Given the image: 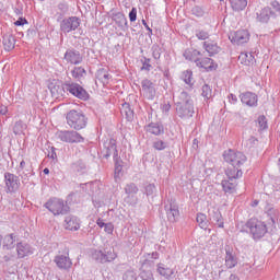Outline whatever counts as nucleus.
Here are the masks:
<instances>
[{
	"label": "nucleus",
	"mask_w": 280,
	"mask_h": 280,
	"mask_svg": "<svg viewBox=\"0 0 280 280\" xmlns=\"http://www.w3.org/2000/svg\"><path fill=\"white\" fill-rule=\"evenodd\" d=\"M175 113L179 119H191L196 114L194 100L186 91L179 92L175 98Z\"/></svg>",
	"instance_id": "obj_1"
},
{
	"label": "nucleus",
	"mask_w": 280,
	"mask_h": 280,
	"mask_svg": "<svg viewBox=\"0 0 280 280\" xmlns=\"http://www.w3.org/2000/svg\"><path fill=\"white\" fill-rule=\"evenodd\" d=\"M246 233H248L254 242H261L268 235V224L257 219L250 218L245 223Z\"/></svg>",
	"instance_id": "obj_2"
},
{
	"label": "nucleus",
	"mask_w": 280,
	"mask_h": 280,
	"mask_svg": "<svg viewBox=\"0 0 280 280\" xmlns=\"http://www.w3.org/2000/svg\"><path fill=\"white\" fill-rule=\"evenodd\" d=\"M66 121L72 130L77 132L80 130H84L89 125V118L82 110L71 109L66 115Z\"/></svg>",
	"instance_id": "obj_3"
},
{
	"label": "nucleus",
	"mask_w": 280,
	"mask_h": 280,
	"mask_svg": "<svg viewBox=\"0 0 280 280\" xmlns=\"http://www.w3.org/2000/svg\"><path fill=\"white\" fill-rule=\"evenodd\" d=\"M90 257L95 264H113L117 259V253L115 249L104 248V249H91Z\"/></svg>",
	"instance_id": "obj_4"
},
{
	"label": "nucleus",
	"mask_w": 280,
	"mask_h": 280,
	"mask_svg": "<svg viewBox=\"0 0 280 280\" xmlns=\"http://www.w3.org/2000/svg\"><path fill=\"white\" fill-rule=\"evenodd\" d=\"M45 209H48L54 215H67L71 208L69 203L60 198H50L46 203H44Z\"/></svg>",
	"instance_id": "obj_5"
},
{
	"label": "nucleus",
	"mask_w": 280,
	"mask_h": 280,
	"mask_svg": "<svg viewBox=\"0 0 280 280\" xmlns=\"http://www.w3.org/2000/svg\"><path fill=\"white\" fill-rule=\"evenodd\" d=\"M223 161L232 167H242L246 163L247 158L240 151L229 149L223 152Z\"/></svg>",
	"instance_id": "obj_6"
},
{
	"label": "nucleus",
	"mask_w": 280,
	"mask_h": 280,
	"mask_svg": "<svg viewBox=\"0 0 280 280\" xmlns=\"http://www.w3.org/2000/svg\"><path fill=\"white\" fill-rule=\"evenodd\" d=\"M56 138L62 143H84V137L75 129L73 130H59L56 132Z\"/></svg>",
	"instance_id": "obj_7"
},
{
	"label": "nucleus",
	"mask_w": 280,
	"mask_h": 280,
	"mask_svg": "<svg viewBox=\"0 0 280 280\" xmlns=\"http://www.w3.org/2000/svg\"><path fill=\"white\" fill-rule=\"evenodd\" d=\"M65 89L66 93H70V95H73V97H77L78 100H82L83 102H86L91 98V95L89 92H86L80 83L66 81L65 82Z\"/></svg>",
	"instance_id": "obj_8"
},
{
	"label": "nucleus",
	"mask_w": 280,
	"mask_h": 280,
	"mask_svg": "<svg viewBox=\"0 0 280 280\" xmlns=\"http://www.w3.org/2000/svg\"><path fill=\"white\" fill-rule=\"evenodd\" d=\"M21 189V178L14 173H4V191L5 194H16Z\"/></svg>",
	"instance_id": "obj_9"
},
{
	"label": "nucleus",
	"mask_w": 280,
	"mask_h": 280,
	"mask_svg": "<svg viewBox=\"0 0 280 280\" xmlns=\"http://www.w3.org/2000/svg\"><path fill=\"white\" fill-rule=\"evenodd\" d=\"M124 191L126 194L124 199L126 205H129V207H137V205H139V197H137L139 194V186L131 182L125 185Z\"/></svg>",
	"instance_id": "obj_10"
},
{
	"label": "nucleus",
	"mask_w": 280,
	"mask_h": 280,
	"mask_svg": "<svg viewBox=\"0 0 280 280\" xmlns=\"http://www.w3.org/2000/svg\"><path fill=\"white\" fill-rule=\"evenodd\" d=\"M81 23H82V20H80V18L78 16L65 18L63 20L60 21V31L63 34L75 32V30L80 27Z\"/></svg>",
	"instance_id": "obj_11"
},
{
	"label": "nucleus",
	"mask_w": 280,
	"mask_h": 280,
	"mask_svg": "<svg viewBox=\"0 0 280 280\" xmlns=\"http://www.w3.org/2000/svg\"><path fill=\"white\" fill-rule=\"evenodd\" d=\"M54 261L59 270H71V266H73L71 257H69V249H66L63 253L59 252L55 256Z\"/></svg>",
	"instance_id": "obj_12"
},
{
	"label": "nucleus",
	"mask_w": 280,
	"mask_h": 280,
	"mask_svg": "<svg viewBox=\"0 0 280 280\" xmlns=\"http://www.w3.org/2000/svg\"><path fill=\"white\" fill-rule=\"evenodd\" d=\"M63 60H66V62H68L69 65L78 66L82 65V62L84 61V57L82 56L80 50L75 48H69L63 55Z\"/></svg>",
	"instance_id": "obj_13"
},
{
	"label": "nucleus",
	"mask_w": 280,
	"mask_h": 280,
	"mask_svg": "<svg viewBox=\"0 0 280 280\" xmlns=\"http://www.w3.org/2000/svg\"><path fill=\"white\" fill-rule=\"evenodd\" d=\"M113 156L114 161L121 159L119 156V151L117 150V140L110 138L107 142L104 143V159H110Z\"/></svg>",
	"instance_id": "obj_14"
},
{
	"label": "nucleus",
	"mask_w": 280,
	"mask_h": 280,
	"mask_svg": "<svg viewBox=\"0 0 280 280\" xmlns=\"http://www.w3.org/2000/svg\"><path fill=\"white\" fill-rule=\"evenodd\" d=\"M229 38L233 45H244L250 40V33H248V30H238L231 33Z\"/></svg>",
	"instance_id": "obj_15"
},
{
	"label": "nucleus",
	"mask_w": 280,
	"mask_h": 280,
	"mask_svg": "<svg viewBox=\"0 0 280 280\" xmlns=\"http://www.w3.org/2000/svg\"><path fill=\"white\" fill-rule=\"evenodd\" d=\"M270 19H277V13L270 7H265L256 12V21L258 23L267 24Z\"/></svg>",
	"instance_id": "obj_16"
},
{
	"label": "nucleus",
	"mask_w": 280,
	"mask_h": 280,
	"mask_svg": "<svg viewBox=\"0 0 280 280\" xmlns=\"http://www.w3.org/2000/svg\"><path fill=\"white\" fill-rule=\"evenodd\" d=\"M143 97L147 100H154L156 97V88H154V82L150 79H143L141 81Z\"/></svg>",
	"instance_id": "obj_17"
},
{
	"label": "nucleus",
	"mask_w": 280,
	"mask_h": 280,
	"mask_svg": "<svg viewBox=\"0 0 280 280\" xmlns=\"http://www.w3.org/2000/svg\"><path fill=\"white\" fill-rule=\"evenodd\" d=\"M225 266L226 268H235L238 264L237 255L235 254V249L231 247V245H225Z\"/></svg>",
	"instance_id": "obj_18"
},
{
	"label": "nucleus",
	"mask_w": 280,
	"mask_h": 280,
	"mask_svg": "<svg viewBox=\"0 0 280 280\" xmlns=\"http://www.w3.org/2000/svg\"><path fill=\"white\" fill-rule=\"evenodd\" d=\"M240 100L242 104H245V106H249V108H257L259 102V97L257 94L253 92H244L240 95Z\"/></svg>",
	"instance_id": "obj_19"
},
{
	"label": "nucleus",
	"mask_w": 280,
	"mask_h": 280,
	"mask_svg": "<svg viewBox=\"0 0 280 280\" xmlns=\"http://www.w3.org/2000/svg\"><path fill=\"white\" fill-rule=\"evenodd\" d=\"M144 130L149 132V135H154V137L165 135V127L161 122H150L144 126Z\"/></svg>",
	"instance_id": "obj_20"
},
{
	"label": "nucleus",
	"mask_w": 280,
	"mask_h": 280,
	"mask_svg": "<svg viewBox=\"0 0 280 280\" xmlns=\"http://www.w3.org/2000/svg\"><path fill=\"white\" fill-rule=\"evenodd\" d=\"M199 69H205V71H215L218 69V63L213 62V59L209 57L199 58L197 66Z\"/></svg>",
	"instance_id": "obj_21"
},
{
	"label": "nucleus",
	"mask_w": 280,
	"mask_h": 280,
	"mask_svg": "<svg viewBox=\"0 0 280 280\" xmlns=\"http://www.w3.org/2000/svg\"><path fill=\"white\" fill-rule=\"evenodd\" d=\"M112 20L118 25L122 32H128V18L122 12L112 14Z\"/></svg>",
	"instance_id": "obj_22"
},
{
	"label": "nucleus",
	"mask_w": 280,
	"mask_h": 280,
	"mask_svg": "<svg viewBox=\"0 0 280 280\" xmlns=\"http://www.w3.org/2000/svg\"><path fill=\"white\" fill-rule=\"evenodd\" d=\"M63 226L67 231H80V219L73 214L66 217Z\"/></svg>",
	"instance_id": "obj_23"
},
{
	"label": "nucleus",
	"mask_w": 280,
	"mask_h": 280,
	"mask_svg": "<svg viewBox=\"0 0 280 280\" xmlns=\"http://www.w3.org/2000/svg\"><path fill=\"white\" fill-rule=\"evenodd\" d=\"M221 187L224 194H235L237 191V182L236 179L225 177L221 180Z\"/></svg>",
	"instance_id": "obj_24"
},
{
	"label": "nucleus",
	"mask_w": 280,
	"mask_h": 280,
	"mask_svg": "<svg viewBox=\"0 0 280 280\" xmlns=\"http://www.w3.org/2000/svg\"><path fill=\"white\" fill-rule=\"evenodd\" d=\"M16 252L19 259H23L24 257L34 255V249L32 248V246L23 242L16 244Z\"/></svg>",
	"instance_id": "obj_25"
},
{
	"label": "nucleus",
	"mask_w": 280,
	"mask_h": 280,
	"mask_svg": "<svg viewBox=\"0 0 280 280\" xmlns=\"http://www.w3.org/2000/svg\"><path fill=\"white\" fill-rule=\"evenodd\" d=\"M185 60H189L190 62H195L198 65L200 57H202V52L198 49L188 48L183 52Z\"/></svg>",
	"instance_id": "obj_26"
},
{
	"label": "nucleus",
	"mask_w": 280,
	"mask_h": 280,
	"mask_svg": "<svg viewBox=\"0 0 280 280\" xmlns=\"http://www.w3.org/2000/svg\"><path fill=\"white\" fill-rule=\"evenodd\" d=\"M156 272L160 277H163L164 279H174V269L167 267V265L163 262H159L156 265Z\"/></svg>",
	"instance_id": "obj_27"
},
{
	"label": "nucleus",
	"mask_w": 280,
	"mask_h": 280,
	"mask_svg": "<svg viewBox=\"0 0 280 280\" xmlns=\"http://www.w3.org/2000/svg\"><path fill=\"white\" fill-rule=\"evenodd\" d=\"M244 172H242V166H229L225 170V178H230L232 180H237L242 178Z\"/></svg>",
	"instance_id": "obj_28"
},
{
	"label": "nucleus",
	"mask_w": 280,
	"mask_h": 280,
	"mask_svg": "<svg viewBox=\"0 0 280 280\" xmlns=\"http://www.w3.org/2000/svg\"><path fill=\"white\" fill-rule=\"evenodd\" d=\"M166 215L168 222H177L178 218H180V211L178 210V206L171 203L170 207H165Z\"/></svg>",
	"instance_id": "obj_29"
},
{
	"label": "nucleus",
	"mask_w": 280,
	"mask_h": 280,
	"mask_svg": "<svg viewBox=\"0 0 280 280\" xmlns=\"http://www.w3.org/2000/svg\"><path fill=\"white\" fill-rule=\"evenodd\" d=\"M203 49H206L210 58H213V56H217V54L222 51V48L218 46V43L215 42H203Z\"/></svg>",
	"instance_id": "obj_30"
},
{
	"label": "nucleus",
	"mask_w": 280,
	"mask_h": 280,
	"mask_svg": "<svg viewBox=\"0 0 280 280\" xmlns=\"http://www.w3.org/2000/svg\"><path fill=\"white\" fill-rule=\"evenodd\" d=\"M209 219L211 222H215L214 224L219 229H224V218L222 217V212L218 209H213L211 212H209Z\"/></svg>",
	"instance_id": "obj_31"
},
{
	"label": "nucleus",
	"mask_w": 280,
	"mask_h": 280,
	"mask_svg": "<svg viewBox=\"0 0 280 280\" xmlns=\"http://www.w3.org/2000/svg\"><path fill=\"white\" fill-rule=\"evenodd\" d=\"M2 44L4 47V51H12L16 45V38L12 34H5L2 37Z\"/></svg>",
	"instance_id": "obj_32"
},
{
	"label": "nucleus",
	"mask_w": 280,
	"mask_h": 280,
	"mask_svg": "<svg viewBox=\"0 0 280 280\" xmlns=\"http://www.w3.org/2000/svg\"><path fill=\"white\" fill-rule=\"evenodd\" d=\"M71 170L74 172V174L82 176L83 174H86V163H84L82 160H79L71 164Z\"/></svg>",
	"instance_id": "obj_33"
},
{
	"label": "nucleus",
	"mask_w": 280,
	"mask_h": 280,
	"mask_svg": "<svg viewBox=\"0 0 280 280\" xmlns=\"http://www.w3.org/2000/svg\"><path fill=\"white\" fill-rule=\"evenodd\" d=\"M230 5L234 12H242L243 10H246L248 0H230Z\"/></svg>",
	"instance_id": "obj_34"
},
{
	"label": "nucleus",
	"mask_w": 280,
	"mask_h": 280,
	"mask_svg": "<svg viewBox=\"0 0 280 280\" xmlns=\"http://www.w3.org/2000/svg\"><path fill=\"white\" fill-rule=\"evenodd\" d=\"M240 60L242 65H245V67H250V65H255V55L253 52H242L240 56Z\"/></svg>",
	"instance_id": "obj_35"
},
{
	"label": "nucleus",
	"mask_w": 280,
	"mask_h": 280,
	"mask_svg": "<svg viewBox=\"0 0 280 280\" xmlns=\"http://www.w3.org/2000/svg\"><path fill=\"white\" fill-rule=\"evenodd\" d=\"M152 148L158 152H163V150H167V148H170V142L161 140V138H155L152 142Z\"/></svg>",
	"instance_id": "obj_36"
},
{
	"label": "nucleus",
	"mask_w": 280,
	"mask_h": 280,
	"mask_svg": "<svg viewBox=\"0 0 280 280\" xmlns=\"http://www.w3.org/2000/svg\"><path fill=\"white\" fill-rule=\"evenodd\" d=\"M14 246H16V235H14V234L5 235L4 240H3V247L7 250H12V248H14Z\"/></svg>",
	"instance_id": "obj_37"
},
{
	"label": "nucleus",
	"mask_w": 280,
	"mask_h": 280,
	"mask_svg": "<svg viewBox=\"0 0 280 280\" xmlns=\"http://www.w3.org/2000/svg\"><path fill=\"white\" fill-rule=\"evenodd\" d=\"M96 78L102 82L103 84H108V81L110 80V73H108L107 69L101 68L96 72Z\"/></svg>",
	"instance_id": "obj_38"
},
{
	"label": "nucleus",
	"mask_w": 280,
	"mask_h": 280,
	"mask_svg": "<svg viewBox=\"0 0 280 280\" xmlns=\"http://www.w3.org/2000/svg\"><path fill=\"white\" fill-rule=\"evenodd\" d=\"M120 113L126 116L128 121L135 117V112L132 110V107H130L129 103H122Z\"/></svg>",
	"instance_id": "obj_39"
},
{
	"label": "nucleus",
	"mask_w": 280,
	"mask_h": 280,
	"mask_svg": "<svg viewBox=\"0 0 280 280\" xmlns=\"http://www.w3.org/2000/svg\"><path fill=\"white\" fill-rule=\"evenodd\" d=\"M196 220L200 229H203V231H207V229H209V220L207 219V214L199 212L197 213Z\"/></svg>",
	"instance_id": "obj_40"
},
{
	"label": "nucleus",
	"mask_w": 280,
	"mask_h": 280,
	"mask_svg": "<svg viewBox=\"0 0 280 280\" xmlns=\"http://www.w3.org/2000/svg\"><path fill=\"white\" fill-rule=\"evenodd\" d=\"M265 211H266L268 218H270L272 224H276L277 223V218H279V210L273 209L272 206L268 205L265 208Z\"/></svg>",
	"instance_id": "obj_41"
},
{
	"label": "nucleus",
	"mask_w": 280,
	"mask_h": 280,
	"mask_svg": "<svg viewBox=\"0 0 280 280\" xmlns=\"http://www.w3.org/2000/svg\"><path fill=\"white\" fill-rule=\"evenodd\" d=\"M71 75L74 80H82V78L86 75V69L83 67H74L73 70H71Z\"/></svg>",
	"instance_id": "obj_42"
},
{
	"label": "nucleus",
	"mask_w": 280,
	"mask_h": 280,
	"mask_svg": "<svg viewBox=\"0 0 280 280\" xmlns=\"http://www.w3.org/2000/svg\"><path fill=\"white\" fill-rule=\"evenodd\" d=\"M114 163H115L114 178H119L124 170V160H121V158H118L114 160Z\"/></svg>",
	"instance_id": "obj_43"
},
{
	"label": "nucleus",
	"mask_w": 280,
	"mask_h": 280,
	"mask_svg": "<svg viewBox=\"0 0 280 280\" xmlns=\"http://www.w3.org/2000/svg\"><path fill=\"white\" fill-rule=\"evenodd\" d=\"M50 93L52 95H56L57 97H65V93H67V89H65V83H62L61 85H54L50 89Z\"/></svg>",
	"instance_id": "obj_44"
},
{
	"label": "nucleus",
	"mask_w": 280,
	"mask_h": 280,
	"mask_svg": "<svg viewBox=\"0 0 280 280\" xmlns=\"http://www.w3.org/2000/svg\"><path fill=\"white\" fill-rule=\"evenodd\" d=\"M27 130V125L23 120H18L13 126L14 135H23Z\"/></svg>",
	"instance_id": "obj_45"
},
{
	"label": "nucleus",
	"mask_w": 280,
	"mask_h": 280,
	"mask_svg": "<svg viewBox=\"0 0 280 280\" xmlns=\"http://www.w3.org/2000/svg\"><path fill=\"white\" fill-rule=\"evenodd\" d=\"M182 79L184 80L185 84H188V86L194 85V72L191 70H185Z\"/></svg>",
	"instance_id": "obj_46"
},
{
	"label": "nucleus",
	"mask_w": 280,
	"mask_h": 280,
	"mask_svg": "<svg viewBox=\"0 0 280 280\" xmlns=\"http://www.w3.org/2000/svg\"><path fill=\"white\" fill-rule=\"evenodd\" d=\"M201 95L205 100H211V97H213V90L211 89V85L203 84L201 88Z\"/></svg>",
	"instance_id": "obj_47"
},
{
	"label": "nucleus",
	"mask_w": 280,
	"mask_h": 280,
	"mask_svg": "<svg viewBox=\"0 0 280 280\" xmlns=\"http://www.w3.org/2000/svg\"><path fill=\"white\" fill-rule=\"evenodd\" d=\"M152 56L154 60H161V54H163V49L158 44H153L151 47Z\"/></svg>",
	"instance_id": "obj_48"
},
{
	"label": "nucleus",
	"mask_w": 280,
	"mask_h": 280,
	"mask_svg": "<svg viewBox=\"0 0 280 280\" xmlns=\"http://www.w3.org/2000/svg\"><path fill=\"white\" fill-rule=\"evenodd\" d=\"M140 62L142 63L141 71H152V59L148 57H142Z\"/></svg>",
	"instance_id": "obj_49"
},
{
	"label": "nucleus",
	"mask_w": 280,
	"mask_h": 280,
	"mask_svg": "<svg viewBox=\"0 0 280 280\" xmlns=\"http://www.w3.org/2000/svg\"><path fill=\"white\" fill-rule=\"evenodd\" d=\"M257 124L259 126V130H268V119L265 115L258 116Z\"/></svg>",
	"instance_id": "obj_50"
},
{
	"label": "nucleus",
	"mask_w": 280,
	"mask_h": 280,
	"mask_svg": "<svg viewBox=\"0 0 280 280\" xmlns=\"http://www.w3.org/2000/svg\"><path fill=\"white\" fill-rule=\"evenodd\" d=\"M195 35H196V38H198V40H208L209 38V32L200 28L195 31Z\"/></svg>",
	"instance_id": "obj_51"
},
{
	"label": "nucleus",
	"mask_w": 280,
	"mask_h": 280,
	"mask_svg": "<svg viewBox=\"0 0 280 280\" xmlns=\"http://www.w3.org/2000/svg\"><path fill=\"white\" fill-rule=\"evenodd\" d=\"M140 280H154V275L150 270H143L140 272L139 278Z\"/></svg>",
	"instance_id": "obj_52"
},
{
	"label": "nucleus",
	"mask_w": 280,
	"mask_h": 280,
	"mask_svg": "<svg viewBox=\"0 0 280 280\" xmlns=\"http://www.w3.org/2000/svg\"><path fill=\"white\" fill-rule=\"evenodd\" d=\"M122 280H139V278H137V273L135 272V270L128 269V270L124 273Z\"/></svg>",
	"instance_id": "obj_53"
},
{
	"label": "nucleus",
	"mask_w": 280,
	"mask_h": 280,
	"mask_svg": "<svg viewBox=\"0 0 280 280\" xmlns=\"http://www.w3.org/2000/svg\"><path fill=\"white\" fill-rule=\"evenodd\" d=\"M145 196H154L156 194V186L154 184H148L144 187Z\"/></svg>",
	"instance_id": "obj_54"
},
{
	"label": "nucleus",
	"mask_w": 280,
	"mask_h": 280,
	"mask_svg": "<svg viewBox=\"0 0 280 280\" xmlns=\"http://www.w3.org/2000/svg\"><path fill=\"white\" fill-rule=\"evenodd\" d=\"M160 108L164 115H170V110H172V104H170V102H164L161 104Z\"/></svg>",
	"instance_id": "obj_55"
},
{
	"label": "nucleus",
	"mask_w": 280,
	"mask_h": 280,
	"mask_svg": "<svg viewBox=\"0 0 280 280\" xmlns=\"http://www.w3.org/2000/svg\"><path fill=\"white\" fill-rule=\"evenodd\" d=\"M57 8L60 10L61 14H67L69 12V4H67V2H60Z\"/></svg>",
	"instance_id": "obj_56"
},
{
	"label": "nucleus",
	"mask_w": 280,
	"mask_h": 280,
	"mask_svg": "<svg viewBox=\"0 0 280 280\" xmlns=\"http://www.w3.org/2000/svg\"><path fill=\"white\" fill-rule=\"evenodd\" d=\"M129 21L130 23H135L137 21V8H132L129 12Z\"/></svg>",
	"instance_id": "obj_57"
},
{
	"label": "nucleus",
	"mask_w": 280,
	"mask_h": 280,
	"mask_svg": "<svg viewBox=\"0 0 280 280\" xmlns=\"http://www.w3.org/2000/svg\"><path fill=\"white\" fill-rule=\"evenodd\" d=\"M56 148L51 147L50 151L48 152V159H52V161H58V154L56 153Z\"/></svg>",
	"instance_id": "obj_58"
},
{
	"label": "nucleus",
	"mask_w": 280,
	"mask_h": 280,
	"mask_svg": "<svg viewBox=\"0 0 280 280\" xmlns=\"http://www.w3.org/2000/svg\"><path fill=\"white\" fill-rule=\"evenodd\" d=\"M114 230H115V225H113V223H105V226H104L105 233H108V235H112Z\"/></svg>",
	"instance_id": "obj_59"
},
{
	"label": "nucleus",
	"mask_w": 280,
	"mask_h": 280,
	"mask_svg": "<svg viewBox=\"0 0 280 280\" xmlns=\"http://www.w3.org/2000/svg\"><path fill=\"white\" fill-rule=\"evenodd\" d=\"M14 25H16L18 27H21L22 25H27V19L20 18L14 22Z\"/></svg>",
	"instance_id": "obj_60"
},
{
	"label": "nucleus",
	"mask_w": 280,
	"mask_h": 280,
	"mask_svg": "<svg viewBox=\"0 0 280 280\" xmlns=\"http://www.w3.org/2000/svg\"><path fill=\"white\" fill-rule=\"evenodd\" d=\"M228 100H229L230 104H237V96L235 94H230L228 96Z\"/></svg>",
	"instance_id": "obj_61"
},
{
	"label": "nucleus",
	"mask_w": 280,
	"mask_h": 280,
	"mask_svg": "<svg viewBox=\"0 0 280 280\" xmlns=\"http://www.w3.org/2000/svg\"><path fill=\"white\" fill-rule=\"evenodd\" d=\"M150 259H159L160 255L159 252H152L151 254H147Z\"/></svg>",
	"instance_id": "obj_62"
},
{
	"label": "nucleus",
	"mask_w": 280,
	"mask_h": 280,
	"mask_svg": "<svg viewBox=\"0 0 280 280\" xmlns=\"http://www.w3.org/2000/svg\"><path fill=\"white\" fill-rule=\"evenodd\" d=\"M117 270H128V264L127 262L118 264Z\"/></svg>",
	"instance_id": "obj_63"
},
{
	"label": "nucleus",
	"mask_w": 280,
	"mask_h": 280,
	"mask_svg": "<svg viewBox=\"0 0 280 280\" xmlns=\"http://www.w3.org/2000/svg\"><path fill=\"white\" fill-rule=\"evenodd\" d=\"M96 224L100 226V229H104L106 226V223H104L103 219H97Z\"/></svg>",
	"instance_id": "obj_64"
}]
</instances>
